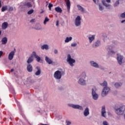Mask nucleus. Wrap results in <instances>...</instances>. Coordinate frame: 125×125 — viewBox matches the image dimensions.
Wrapping results in <instances>:
<instances>
[{
  "label": "nucleus",
  "instance_id": "nucleus-1",
  "mask_svg": "<svg viewBox=\"0 0 125 125\" xmlns=\"http://www.w3.org/2000/svg\"><path fill=\"white\" fill-rule=\"evenodd\" d=\"M107 85L108 83H107L106 81H104L103 83H101L102 86H104L102 92V96L103 97H105L110 90V87L107 86Z\"/></svg>",
  "mask_w": 125,
  "mask_h": 125
},
{
  "label": "nucleus",
  "instance_id": "nucleus-2",
  "mask_svg": "<svg viewBox=\"0 0 125 125\" xmlns=\"http://www.w3.org/2000/svg\"><path fill=\"white\" fill-rule=\"evenodd\" d=\"M115 111L116 114L118 115V116H122V115H124L125 111V105H122L119 107L115 108Z\"/></svg>",
  "mask_w": 125,
  "mask_h": 125
},
{
  "label": "nucleus",
  "instance_id": "nucleus-3",
  "mask_svg": "<svg viewBox=\"0 0 125 125\" xmlns=\"http://www.w3.org/2000/svg\"><path fill=\"white\" fill-rule=\"evenodd\" d=\"M67 62L70 64V66L73 67L74 63H76V60L72 58L70 54H68L67 56Z\"/></svg>",
  "mask_w": 125,
  "mask_h": 125
},
{
  "label": "nucleus",
  "instance_id": "nucleus-4",
  "mask_svg": "<svg viewBox=\"0 0 125 125\" xmlns=\"http://www.w3.org/2000/svg\"><path fill=\"white\" fill-rule=\"evenodd\" d=\"M85 77L86 76L85 75V73H82L81 75V77L79 80L78 83H79V84H81V85H84L85 84V81H84V79H85Z\"/></svg>",
  "mask_w": 125,
  "mask_h": 125
},
{
  "label": "nucleus",
  "instance_id": "nucleus-5",
  "mask_svg": "<svg viewBox=\"0 0 125 125\" xmlns=\"http://www.w3.org/2000/svg\"><path fill=\"white\" fill-rule=\"evenodd\" d=\"M63 74V75L65 74L64 72H61V71L57 70L54 73V77L56 80H60L62 78V75Z\"/></svg>",
  "mask_w": 125,
  "mask_h": 125
},
{
  "label": "nucleus",
  "instance_id": "nucleus-6",
  "mask_svg": "<svg viewBox=\"0 0 125 125\" xmlns=\"http://www.w3.org/2000/svg\"><path fill=\"white\" fill-rule=\"evenodd\" d=\"M68 106H69V107H71L72 108H73V109H78V110H80L81 111H83V106L79 104H68Z\"/></svg>",
  "mask_w": 125,
  "mask_h": 125
},
{
  "label": "nucleus",
  "instance_id": "nucleus-7",
  "mask_svg": "<svg viewBox=\"0 0 125 125\" xmlns=\"http://www.w3.org/2000/svg\"><path fill=\"white\" fill-rule=\"evenodd\" d=\"M82 18H81L80 16H77L75 19V25L76 27H79V26H81L82 24Z\"/></svg>",
  "mask_w": 125,
  "mask_h": 125
},
{
  "label": "nucleus",
  "instance_id": "nucleus-8",
  "mask_svg": "<svg viewBox=\"0 0 125 125\" xmlns=\"http://www.w3.org/2000/svg\"><path fill=\"white\" fill-rule=\"evenodd\" d=\"M117 60L118 64H119V65H122V64H123L124 57L121 55H119V54H117Z\"/></svg>",
  "mask_w": 125,
  "mask_h": 125
},
{
  "label": "nucleus",
  "instance_id": "nucleus-9",
  "mask_svg": "<svg viewBox=\"0 0 125 125\" xmlns=\"http://www.w3.org/2000/svg\"><path fill=\"white\" fill-rule=\"evenodd\" d=\"M100 45H101V42L100 41L97 40L92 44V47H93V48H96V47H98Z\"/></svg>",
  "mask_w": 125,
  "mask_h": 125
},
{
  "label": "nucleus",
  "instance_id": "nucleus-10",
  "mask_svg": "<svg viewBox=\"0 0 125 125\" xmlns=\"http://www.w3.org/2000/svg\"><path fill=\"white\" fill-rule=\"evenodd\" d=\"M101 116L104 118H106V109L105 108V105H103L102 107Z\"/></svg>",
  "mask_w": 125,
  "mask_h": 125
},
{
  "label": "nucleus",
  "instance_id": "nucleus-11",
  "mask_svg": "<svg viewBox=\"0 0 125 125\" xmlns=\"http://www.w3.org/2000/svg\"><path fill=\"white\" fill-rule=\"evenodd\" d=\"M34 29L40 31V30H42V27L41 24L37 23L35 24Z\"/></svg>",
  "mask_w": 125,
  "mask_h": 125
},
{
  "label": "nucleus",
  "instance_id": "nucleus-12",
  "mask_svg": "<svg viewBox=\"0 0 125 125\" xmlns=\"http://www.w3.org/2000/svg\"><path fill=\"white\" fill-rule=\"evenodd\" d=\"M66 4V7L68 11H70V9L71 8V2L70 0H65Z\"/></svg>",
  "mask_w": 125,
  "mask_h": 125
},
{
  "label": "nucleus",
  "instance_id": "nucleus-13",
  "mask_svg": "<svg viewBox=\"0 0 125 125\" xmlns=\"http://www.w3.org/2000/svg\"><path fill=\"white\" fill-rule=\"evenodd\" d=\"M14 55H15V52L11 51L8 55L9 60H12V59H13V57H14Z\"/></svg>",
  "mask_w": 125,
  "mask_h": 125
},
{
  "label": "nucleus",
  "instance_id": "nucleus-14",
  "mask_svg": "<svg viewBox=\"0 0 125 125\" xmlns=\"http://www.w3.org/2000/svg\"><path fill=\"white\" fill-rule=\"evenodd\" d=\"M90 63L91 64V66H92V67H94V68H99V65H98V63L95 62L94 61H91Z\"/></svg>",
  "mask_w": 125,
  "mask_h": 125
},
{
  "label": "nucleus",
  "instance_id": "nucleus-15",
  "mask_svg": "<svg viewBox=\"0 0 125 125\" xmlns=\"http://www.w3.org/2000/svg\"><path fill=\"white\" fill-rule=\"evenodd\" d=\"M27 70L29 73H32V72H33V66H32V64H29L27 65Z\"/></svg>",
  "mask_w": 125,
  "mask_h": 125
},
{
  "label": "nucleus",
  "instance_id": "nucleus-16",
  "mask_svg": "<svg viewBox=\"0 0 125 125\" xmlns=\"http://www.w3.org/2000/svg\"><path fill=\"white\" fill-rule=\"evenodd\" d=\"M83 115L85 117H87L89 115V108L86 107L83 112Z\"/></svg>",
  "mask_w": 125,
  "mask_h": 125
},
{
  "label": "nucleus",
  "instance_id": "nucleus-17",
  "mask_svg": "<svg viewBox=\"0 0 125 125\" xmlns=\"http://www.w3.org/2000/svg\"><path fill=\"white\" fill-rule=\"evenodd\" d=\"M36 69L37 70V71L35 73L36 76H40L41 73V67L40 66H37Z\"/></svg>",
  "mask_w": 125,
  "mask_h": 125
},
{
  "label": "nucleus",
  "instance_id": "nucleus-18",
  "mask_svg": "<svg viewBox=\"0 0 125 125\" xmlns=\"http://www.w3.org/2000/svg\"><path fill=\"white\" fill-rule=\"evenodd\" d=\"M45 60L46 62H47V63H48V64H52V62H53L52 60H51V59H49L48 58V57L46 56Z\"/></svg>",
  "mask_w": 125,
  "mask_h": 125
},
{
  "label": "nucleus",
  "instance_id": "nucleus-19",
  "mask_svg": "<svg viewBox=\"0 0 125 125\" xmlns=\"http://www.w3.org/2000/svg\"><path fill=\"white\" fill-rule=\"evenodd\" d=\"M8 27V23L7 22H4L2 24V29L5 30Z\"/></svg>",
  "mask_w": 125,
  "mask_h": 125
},
{
  "label": "nucleus",
  "instance_id": "nucleus-20",
  "mask_svg": "<svg viewBox=\"0 0 125 125\" xmlns=\"http://www.w3.org/2000/svg\"><path fill=\"white\" fill-rule=\"evenodd\" d=\"M88 40L89 41V43H91L94 40H95V35H92L91 37H88Z\"/></svg>",
  "mask_w": 125,
  "mask_h": 125
},
{
  "label": "nucleus",
  "instance_id": "nucleus-21",
  "mask_svg": "<svg viewBox=\"0 0 125 125\" xmlns=\"http://www.w3.org/2000/svg\"><path fill=\"white\" fill-rule=\"evenodd\" d=\"M123 85L122 83H116L114 84V86L116 87V88H119V87H121Z\"/></svg>",
  "mask_w": 125,
  "mask_h": 125
},
{
  "label": "nucleus",
  "instance_id": "nucleus-22",
  "mask_svg": "<svg viewBox=\"0 0 125 125\" xmlns=\"http://www.w3.org/2000/svg\"><path fill=\"white\" fill-rule=\"evenodd\" d=\"M55 10L58 13H62V9L60 7H56L55 8Z\"/></svg>",
  "mask_w": 125,
  "mask_h": 125
},
{
  "label": "nucleus",
  "instance_id": "nucleus-23",
  "mask_svg": "<svg viewBox=\"0 0 125 125\" xmlns=\"http://www.w3.org/2000/svg\"><path fill=\"white\" fill-rule=\"evenodd\" d=\"M49 49V48L48 47V45L47 44H44L41 46V49H42V50H43V49L48 50Z\"/></svg>",
  "mask_w": 125,
  "mask_h": 125
},
{
  "label": "nucleus",
  "instance_id": "nucleus-24",
  "mask_svg": "<svg viewBox=\"0 0 125 125\" xmlns=\"http://www.w3.org/2000/svg\"><path fill=\"white\" fill-rule=\"evenodd\" d=\"M1 42L2 44H6V43H7V38H3L1 40Z\"/></svg>",
  "mask_w": 125,
  "mask_h": 125
},
{
  "label": "nucleus",
  "instance_id": "nucleus-25",
  "mask_svg": "<svg viewBox=\"0 0 125 125\" xmlns=\"http://www.w3.org/2000/svg\"><path fill=\"white\" fill-rule=\"evenodd\" d=\"M77 7H78V10H80V11H81V12H84V9L83 8V7H82V6L80 5H77Z\"/></svg>",
  "mask_w": 125,
  "mask_h": 125
},
{
  "label": "nucleus",
  "instance_id": "nucleus-26",
  "mask_svg": "<svg viewBox=\"0 0 125 125\" xmlns=\"http://www.w3.org/2000/svg\"><path fill=\"white\" fill-rule=\"evenodd\" d=\"M33 61H34V59H33V58L32 57H30L27 61V63H28V64H30V63H32V62H33Z\"/></svg>",
  "mask_w": 125,
  "mask_h": 125
},
{
  "label": "nucleus",
  "instance_id": "nucleus-27",
  "mask_svg": "<svg viewBox=\"0 0 125 125\" xmlns=\"http://www.w3.org/2000/svg\"><path fill=\"white\" fill-rule=\"evenodd\" d=\"M72 39H73V38H72V37H66L64 42H71V41H72Z\"/></svg>",
  "mask_w": 125,
  "mask_h": 125
},
{
  "label": "nucleus",
  "instance_id": "nucleus-28",
  "mask_svg": "<svg viewBox=\"0 0 125 125\" xmlns=\"http://www.w3.org/2000/svg\"><path fill=\"white\" fill-rule=\"evenodd\" d=\"M92 95L93 99H94V100H97L98 99V94H95Z\"/></svg>",
  "mask_w": 125,
  "mask_h": 125
},
{
  "label": "nucleus",
  "instance_id": "nucleus-29",
  "mask_svg": "<svg viewBox=\"0 0 125 125\" xmlns=\"http://www.w3.org/2000/svg\"><path fill=\"white\" fill-rule=\"evenodd\" d=\"M48 21H49V19H48L47 17H46L43 21L44 25H46V23L47 22H48Z\"/></svg>",
  "mask_w": 125,
  "mask_h": 125
},
{
  "label": "nucleus",
  "instance_id": "nucleus-30",
  "mask_svg": "<svg viewBox=\"0 0 125 125\" xmlns=\"http://www.w3.org/2000/svg\"><path fill=\"white\" fill-rule=\"evenodd\" d=\"M37 56H38V55H37V53H36L35 51H33L30 57H32V58L33 57H35L36 58Z\"/></svg>",
  "mask_w": 125,
  "mask_h": 125
},
{
  "label": "nucleus",
  "instance_id": "nucleus-31",
  "mask_svg": "<svg viewBox=\"0 0 125 125\" xmlns=\"http://www.w3.org/2000/svg\"><path fill=\"white\" fill-rule=\"evenodd\" d=\"M5 10H8L7 6H6V5L3 6L1 8L2 12H4V11H5Z\"/></svg>",
  "mask_w": 125,
  "mask_h": 125
},
{
  "label": "nucleus",
  "instance_id": "nucleus-32",
  "mask_svg": "<svg viewBox=\"0 0 125 125\" xmlns=\"http://www.w3.org/2000/svg\"><path fill=\"white\" fill-rule=\"evenodd\" d=\"M35 58H36V61H37V62H41V61H42V60L41 59V57H40L39 56H37Z\"/></svg>",
  "mask_w": 125,
  "mask_h": 125
},
{
  "label": "nucleus",
  "instance_id": "nucleus-33",
  "mask_svg": "<svg viewBox=\"0 0 125 125\" xmlns=\"http://www.w3.org/2000/svg\"><path fill=\"white\" fill-rule=\"evenodd\" d=\"M28 82L30 83H35V80L34 79H32L31 78H29L28 79Z\"/></svg>",
  "mask_w": 125,
  "mask_h": 125
},
{
  "label": "nucleus",
  "instance_id": "nucleus-34",
  "mask_svg": "<svg viewBox=\"0 0 125 125\" xmlns=\"http://www.w3.org/2000/svg\"><path fill=\"white\" fill-rule=\"evenodd\" d=\"M102 2L104 4V6H106V7H110V5L108 4H107L105 1H102Z\"/></svg>",
  "mask_w": 125,
  "mask_h": 125
},
{
  "label": "nucleus",
  "instance_id": "nucleus-35",
  "mask_svg": "<svg viewBox=\"0 0 125 125\" xmlns=\"http://www.w3.org/2000/svg\"><path fill=\"white\" fill-rule=\"evenodd\" d=\"M99 10H100L101 11H102V10L104 9V8H103V7H102L101 4H99Z\"/></svg>",
  "mask_w": 125,
  "mask_h": 125
},
{
  "label": "nucleus",
  "instance_id": "nucleus-36",
  "mask_svg": "<svg viewBox=\"0 0 125 125\" xmlns=\"http://www.w3.org/2000/svg\"><path fill=\"white\" fill-rule=\"evenodd\" d=\"M53 7V4H51V3H49L48 5L49 10H51V7Z\"/></svg>",
  "mask_w": 125,
  "mask_h": 125
},
{
  "label": "nucleus",
  "instance_id": "nucleus-37",
  "mask_svg": "<svg viewBox=\"0 0 125 125\" xmlns=\"http://www.w3.org/2000/svg\"><path fill=\"white\" fill-rule=\"evenodd\" d=\"M26 5L27 6V7H32V4H31L30 2H27L26 4Z\"/></svg>",
  "mask_w": 125,
  "mask_h": 125
},
{
  "label": "nucleus",
  "instance_id": "nucleus-38",
  "mask_svg": "<svg viewBox=\"0 0 125 125\" xmlns=\"http://www.w3.org/2000/svg\"><path fill=\"white\" fill-rule=\"evenodd\" d=\"M14 10V8H13V7H9V8L8 9V11H13V10Z\"/></svg>",
  "mask_w": 125,
  "mask_h": 125
},
{
  "label": "nucleus",
  "instance_id": "nucleus-39",
  "mask_svg": "<svg viewBox=\"0 0 125 125\" xmlns=\"http://www.w3.org/2000/svg\"><path fill=\"white\" fill-rule=\"evenodd\" d=\"M36 22V19H32L30 21V22L32 24H34Z\"/></svg>",
  "mask_w": 125,
  "mask_h": 125
},
{
  "label": "nucleus",
  "instance_id": "nucleus-40",
  "mask_svg": "<svg viewBox=\"0 0 125 125\" xmlns=\"http://www.w3.org/2000/svg\"><path fill=\"white\" fill-rule=\"evenodd\" d=\"M120 4V2H119V0L117 1L115 4H114V6H118Z\"/></svg>",
  "mask_w": 125,
  "mask_h": 125
},
{
  "label": "nucleus",
  "instance_id": "nucleus-41",
  "mask_svg": "<svg viewBox=\"0 0 125 125\" xmlns=\"http://www.w3.org/2000/svg\"><path fill=\"white\" fill-rule=\"evenodd\" d=\"M96 92L95 91V90L94 89H92V95H93L94 94H96Z\"/></svg>",
  "mask_w": 125,
  "mask_h": 125
},
{
  "label": "nucleus",
  "instance_id": "nucleus-42",
  "mask_svg": "<svg viewBox=\"0 0 125 125\" xmlns=\"http://www.w3.org/2000/svg\"><path fill=\"white\" fill-rule=\"evenodd\" d=\"M33 12H34V10L31 9V10H29V11L27 12V13H28V14H32V13H33Z\"/></svg>",
  "mask_w": 125,
  "mask_h": 125
},
{
  "label": "nucleus",
  "instance_id": "nucleus-43",
  "mask_svg": "<svg viewBox=\"0 0 125 125\" xmlns=\"http://www.w3.org/2000/svg\"><path fill=\"white\" fill-rule=\"evenodd\" d=\"M76 45H78V44L77 43H72L71 46L75 47Z\"/></svg>",
  "mask_w": 125,
  "mask_h": 125
},
{
  "label": "nucleus",
  "instance_id": "nucleus-44",
  "mask_svg": "<svg viewBox=\"0 0 125 125\" xmlns=\"http://www.w3.org/2000/svg\"><path fill=\"white\" fill-rule=\"evenodd\" d=\"M94 2L96 3V4H98V2H99V1L98 0H93Z\"/></svg>",
  "mask_w": 125,
  "mask_h": 125
},
{
  "label": "nucleus",
  "instance_id": "nucleus-45",
  "mask_svg": "<svg viewBox=\"0 0 125 125\" xmlns=\"http://www.w3.org/2000/svg\"><path fill=\"white\" fill-rule=\"evenodd\" d=\"M121 17L122 18H125V16H122ZM125 20H124L121 21V23H125Z\"/></svg>",
  "mask_w": 125,
  "mask_h": 125
},
{
  "label": "nucleus",
  "instance_id": "nucleus-46",
  "mask_svg": "<svg viewBox=\"0 0 125 125\" xmlns=\"http://www.w3.org/2000/svg\"><path fill=\"white\" fill-rule=\"evenodd\" d=\"M103 124L104 125H108L107 121H104Z\"/></svg>",
  "mask_w": 125,
  "mask_h": 125
},
{
  "label": "nucleus",
  "instance_id": "nucleus-47",
  "mask_svg": "<svg viewBox=\"0 0 125 125\" xmlns=\"http://www.w3.org/2000/svg\"><path fill=\"white\" fill-rule=\"evenodd\" d=\"M56 26H57V27H58V26H59V21L57 20L56 21Z\"/></svg>",
  "mask_w": 125,
  "mask_h": 125
},
{
  "label": "nucleus",
  "instance_id": "nucleus-48",
  "mask_svg": "<svg viewBox=\"0 0 125 125\" xmlns=\"http://www.w3.org/2000/svg\"><path fill=\"white\" fill-rule=\"evenodd\" d=\"M54 53L55 54H57V53H58V50H57V49H55Z\"/></svg>",
  "mask_w": 125,
  "mask_h": 125
},
{
  "label": "nucleus",
  "instance_id": "nucleus-49",
  "mask_svg": "<svg viewBox=\"0 0 125 125\" xmlns=\"http://www.w3.org/2000/svg\"><path fill=\"white\" fill-rule=\"evenodd\" d=\"M2 54H3V52H2V51H0V57H1Z\"/></svg>",
  "mask_w": 125,
  "mask_h": 125
},
{
  "label": "nucleus",
  "instance_id": "nucleus-50",
  "mask_svg": "<svg viewBox=\"0 0 125 125\" xmlns=\"http://www.w3.org/2000/svg\"><path fill=\"white\" fill-rule=\"evenodd\" d=\"M66 123H67L66 125H70L71 124V122H70V121H67V122H66Z\"/></svg>",
  "mask_w": 125,
  "mask_h": 125
},
{
  "label": "nucleus",
  "instance_id": "nucleus-51",
  "mask_svg": "<svg viewBox=\"0 0 125 125\" xmlns=\"http://www.w3.org/2000/svg\"><path fill=\"white\" fill-rule=\"evenodd\" d=\"M121 16H125V12L122 13L121 14Z\"/></svg>",
  "mask_w": 125,
  "mask_h": 125
},
{
  "label": "nucleus",
  "instance_id": "nucleus-52",
  "mask_svg": "<svg viewBox=\"0 0 125 125\" xmlns=\"http://www.w3.org/2000/svg\"><path fill=\"white\" fill-rule=\"evenodd\" d=\"M12 72H14V69L13 68L11 69V72L12 73Z\"/></svg>",
  "mask_w": 125,
  "mask_h": 125
},
{
  "label": "nucleus",
  "instance_id": "nucleus-53",
  "mask_svg": "<svg viewBox=\"0 0 125 125\" xmlns=\"http://www.w3.org/2000/svg\"><path fill=\"white\" fill-rule=\"evenodd\" d=\"M106 2H111V0H106Z\"/></svg>",
  "mask_w": 125,
  "mask_h": 125
},
{
  "label": "nucleus",
  "instance_id": "nucleus-54",
  "mask_svg": "<svg viewBox=\"0 0 125 125\" xmlns=\"http://www.w3.org/2000/svg\"><path fill=\"white\" fill-rule=\"evenodd\" d=\"M1 0H0V8L1 7Z\"/></svg>",
  "mask_w": 125,
  "mask_h": 125
},
{
  "label": "nucleus",
  "instance_id": "nucleus-55",
  "mask_svg": "<svg viewBox=\"0 0 125 125\" xmlns=\"http://www.w3.org/2000/svg\"><path fill=\"white\" fill-rule=\"evenodd\" d=\"M111 53L115 54V51L111 50Z\"/></svg>",
  "mask_w": 125,
  "mask_h": 125
},
{
  "label": "nucleus",
  "instance_id": "nucleus-56",
  "mask_svg": "<svg viewBox=\"0 0 125 125\" xmlns=\"http://www.w3.org/2000/svg\"><path fill=\"white\" fill-rule=\"evenodd\" d=\"M12 51H14V52H15H15H16V49H15V48H14V50Z\"/></svg>",
  "mask_w": 125,
  "mask_h": 125
},
{
  "label": "nucleus",
  "instance_id": "nucleus-57",
  "mask_svg": "<svg viewBox=\"0 0 125 125\" xmlns=\"http://www.w3.org/2000/svg\"><path fill=\"white\" fill-rule=\"evenodd\" d=\"M101 70H104V68L102 67L100 68Z\"/></svg>",
  "mask_w": 125,
  "mask_h": 125
},
{
  "label": "nucleus",
  "instance_id": "nucleus-58",
  "mask_svg": "<svg viewBox=\"0 0 125 125\" xmlns=\"http://www.w3.org/2000/svg\"><path fill=\"white\" fill-rule=\"evenodd\" d=\"M38 113H41V111L40 110H37Z\"/></svg>",
  "mask_w": 125,
  "mask_h": 125
},
{
  "label": "nucleus",
  "instance_id": "nucleus-59",
  "mask_svg": "<svg viewBox=\"0 0 125 125\" xmlns=\"http://www.w3.org/2000/svg\"><path fill=\"white\" fill-rule=\"evenodd\" d=\"M1 35V31L0 30V36Z\"/></svg>",
  "mask_w": 125,
  "mask_h": 125
},
{
  "label": "nucleus",
  "instance_id": "nucleus-60",
  "mask_svg": "<svg viewBox=\"0 0 125 125\" xmlns=\"http://www.w3.org/2000/svg\"><path fill=\"white\" fill-rule=\"evenodd\" d=\"M10 119L11 121H12V118L11 117H10Z\"/></svg>",
  "mask_w": 125,
  "mask_h": 125
},
{
  "label": "nucleus",
  "instance_id": "nucleus-61",
  "mask_svg": "<svg viewBox=\"0 0 125 125\" xmlns=\"http://www.w3.org/2000/svg\"><path fill=\"white\" fill-rule=\"evenodd\" d=\"M47 2H48V1H46V3H47Z\"/></svg>",
  "mask_w": 125,
  "mask_h": 125
},
{
  "label": "nucleus",
  "instance_id": "nucleus-62",
  "mask_svg": "<svg viewBox=\"0 0 125 125\" xmlns=\"http://www.w3.org/2000/svg\"><path fill=\"white\" fill-rule=\"evenodd\" d=\"M47 2H48V1H46V3H47Z\"/></svg>",
  "mask_w": 125,
  "mask_h": 125
},
{
  "label": "nucleus",
  "instance_id": "nucleus-63",
  "mask_svg": "<svg viewBox=\"0 0 125 125\" xmlns=\"http://www.w3.org/2000/svg\"><path fill=\"white\" fill-rule=\"evenodd\" d=\"M111 72H109V74H111Z\"/></svg>",
  "mask_w": 125,
  "mask_h": 125
}]
</instances>
